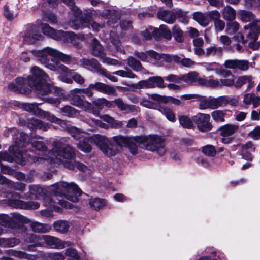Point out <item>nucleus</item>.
<instances>
[{
	"mask_svg": "<svg viewBox=\"0 0 260 260\" xmlns=\"http://www.w3.org/2000/svg\"><path fill=\"white\" fill-rule=\"evenodd\" d=\"M41 103H24L22 105L23 108L28 112L34 113L35 115L39 116L40 111L41 109L38 108V106L41 105Z\"/></svg>",
	"mask_w": 260,
	"mask_h": 260,
	"instance_id": "37998d69",
	"label": "nucleus"
},
{
	"mask_svg": "<svg viewBox=\"0 0 260 260\" xmlns=\"http://www.w3.org/2000/svg\"><path fill=\"white\" fill-rule=\"evenodd\" d=\"M221 107H223V96L217 98L209 96L202 100L199 103V108L201 110L215 109Z\"/></svg>",
	"mask_w": 260,
	"mask_h": 260,
	"instance_id": "4468645a",
	"label": "nucleus"
},
{
	"mask_svg": "<svg viewBox=\"0 0 260 260\" xmlns=\"http://www.w3.org/2000/svg\"><path fill=\"white\" fill-rule=\"evenodd\" d=\"M59 111L62 115L68 117H73L77 112L76 109L69 105H66L60 108Z\"/></svg>",
	"mask_w": 260,
	"mask_h": 260,
	"instance_id": "de8ad7c7",
	"label": "nucleus"
},
{
	"mask_svg": "<svg viewBox=\"0 0 260 260\" xmlns=\"http://www.w3.org/2000/svg\"><path fill=\"white\" fill-rule=\"evenodd\" d=\"M89 204L94 210H98L105 205V202L104 200L96 198L91 199Z\"/></svg>",
	"mask_w": 260,
	"mask_h": 260,
	"instance_id": "5fc2aeb1",
	"label": "nucleus"
},
{
	"mask_svg": "<svg viewBox=\"0 0 260 260\" xmlns=\"http://www.w3.org/2000/svg\"><path fill=\"white\" fill-rule=\"evenodd\" d=\"M39 116L42 118H46L47 120L50 121L52 123H55L62 126L63 125H66V127L68 126L66 124V122L65 121L61 120L56 117L54 115L48 112L44 111L42 109L41 111H40V114Z\"/></svg>",
	"mask_w": 260,
	"mask_h": 260,
	"instance_id": "a878e982",
	"label": "nucleus"
},
{
	"mask_svg": "<svg viewBox=\"0 0 260 260\" xmlns=\"http://www.w3.org/2000/svg\"><path fill=\"white\" fill-rule=\"evenodd\" d=\"M113 75H116L122 77L128 78H135L137 76L131 71L118 70L113 73Z\"/></svg>",
	"mask_w": 260,
	"mask_h": 260,
	"instance_id": "680f3d73",
	"label": "nucleus"
},
{
	"mask_svg": "<svg viewBox=\"0 0 260 260\" xmlns=\"http://www.w3.org/2000/svg\"><path fill=\"white\" fill-rule=\"evenodd\" d=\"M70 103L72 105L94 115L99 114V111L94 107L92 103L82 98L78 94L72 95L70 98Z\"/></svg>",
	"mask_w": 260,
	"mask_h": 260,
	"instance_id": "9b49d317",
	"label": "nucleus"
},
{
	"mask_svg": "<svg viewBox=\"0 0 260 260\" xmlns=\"http://www.w3.org/2000/svg\"><path fill=\"white\" fill-rule=\"evenodd\" d=\"M70 227L69 223L64 220H58L53 223V228L56 232L61 234L66 233Z\"/></svg>",
	"mask_w": 260,
	"mask_h": 260,
	"instance_id": "72a5a7b5",
	"label": "nucleus"
},
{
	"mask_svg": "<svg viewBox=\"0 0 260 260\" xmlns=\"http://www.w3.org/2000/svg\"><path fill=\"white\" fill-rule=\"evenodd\" d=\"M66 254L67 256L71 258V260H80V257L77 251L72 248H68L66 250Z\"/></svg>",
	"mask_w": 260,
	"mask_h": 260,
	"instance_id": "774afa93",
	"label": "nucleus"
},
{
	"mask_svg": "<svg viewBox=\"0 0 260 260\" xmlns=\"http://www.w3.org/2000/svg\"><path fill=\"white\" fill-rule=\"evenodd\" d=\"M91 54L92 55L99 57L103 63L108 65L122 66L121 62L117 59L106 56V53L104 48L100 42L95 38L93 39L91 44Z\"/></svg>",
	"mask_w": 260,
	"mask_h": 260,
	"instance_id": "6e6552de",
	"label": "nucleus"
},
{
	"mask_svg": "<svg viewBox=\"0 0 260 260\" xmlns=\"http://www.w3.org/2000/svg\"><path fill=\"white\" fill-rule=\"evenodd\" d=\"M158 110L165 115L169 121L172 122L175 121V115L171 109L168 107H159Z\"/></svg>",
	"mask_w": 260,
	"mask_h": 260,
	"instance_id": "8fccbe9b",
	"label": "nucleus"
},
{
	"mask_svg": "<svg viewBox=\"0 0 260 260\" xmlns=\"http://www.w3.org/2000/svg\"><path fill=\"white\" fill-rule=\"evenodd\" d=\"M161 59L168 63H170L173 61L175 62L178 63L180 61V57L176 55L161 54Z\"/></svg>",
	"mask_w": 260,
	"mask_h": 260,
	"instance_id": "bf43d9fd",
	"label": "nucleus"
},
{
	"mask_svg": "<svg viewBox=\"0 0 260 260\" xmlns=\"http://www.w3.org/2000/svg\"><path fill=\"white\" fill-rule=\"evenodd\" d=\"M240 19L244 22L251 21L254 19L255 16L252 13L245 10L239 12Z\"/></svg>",
	"mask_w": 260,
	"mask_h": 260,
	"instance_id": "4d7b16f0",
	"label": "nucleus"
},
{
	"mask_svg": "<svg viewBox=\"0 0 260 260\" xmlns=\"http://www.w3.org/2000/svg\"><path fill=\"white\" fill-rule=\"evenodd\" d=\"M223 18L226 21H233L236 18V12L231 6L224 7L222 11Z\"/></svg>",
	"mask_w": 260,
	"mask_h": 260,
	"instance_id": "4c0bfd02",
	"label": "nucleus"
},
{
	"mask_svg": "<svg viewBox=\"0 0 260 260\" xmlns=\"http://www.w3.org/2000/svg\"><path fill=\"white\" fill-rule=\"evenodd\" d=\"M239 129L238 125L232 124H227L220 126L218 130L223 137L222 142L224 144L231 143L234 139L231 136L237 133Z\"/></svg>",
	"mask_w": 260,
	"mask_h": 260,
	"instance_id": "ddd939ff",
	"label": "nucleus"
},
{
	"mask_svg": "<svg viewBox=\"0 0 260 260\" xmlns=\"http://www.w3.org/2000/svg\"><path fill=\"white\" fill-rule=\"evenodd\" d=\"M107 13L108 14L107 23L112 27H115V24L117 25V21L119 19L118 13L114 10L108 11Z\"/></svg>",
	"mask_w": 260,
	"mask_h": 260,
	"instance_id": "a19ab883",
	"label": "nucleus"
},
{
	"mask_svg": "<svg viewBox=\"0 0 260 260\" xmlns=\"http://www.w3.org/2000/svg\"><path fill=\"white\" fill-rule=\"evenodd\" d=\"M150 85L151 88L158 87L159 88L164 87V78L159 76L153 77L149 78Z\"/></svg>",
	"mask_w": 260,
	"mask_h": 260,
	"instance_id": "603ef678",
	"label": "nucleus"
},
{
	"mask_svg": "<svg viewBox=\"0 0 260 260\" xmlns=\"http://www.w3.org/2000/svg\"><path fill=\"white\" fill-rule=\"evenodd\" d=\"M76 18L70 20L68 22L69 26L74 30H77L80 28H84L89 26V20L88 18H81L79 20Z\"/></svg>",
	"mask_w": 260,
	"mask_h": 260,
	"instance_id": "4be33fe9",
	"label": "nucleus"
},
{
	"mask_svg": "<svg viewBox=\"0 0 260 260\" xmlns=\"http://www.w3.org/2000/svg\"><path fill=\"white\" fill-rule=\"evenodd\" d=\"M110 42L114 45L118 52L124 54L125 53L123 47L121 45L119 37L115 31H111L110 34Z\"/></svg>",
	"mask_w": 260,
	"mask_h": 260,
	"instance_id": "473e14b6",
	"label": "nucleus"
},
{
	"mask_svg": "<svg viewBox=\"0 0 260 260\" xmlns=\"http://www.w3.org/2000/svg\"><path fill=\"white\" fill-rule=\"evenodd\" d=\"M31 53L40 63L52 71H57L60 73L71 72L67 67L55 60L58 59L65 63L69 62L71 60L69 55L49 47H45L40 50H32Z\"/></svg>",
	"mask_w": 260,
	"mask_h": 260,
	"instance_id": "7ed1b4c3",
	"label": "nucleus"
},
{
	"mask_svg": "<svg viewBox=\"0 0 260 260\" xmlns=\"http://www.w3.org/2000/svg\"><path fill=\"white\" fill-rule=\"evenodd\" d=\"M245 29L250 28L248 37L254 41H256L258 38V34L260 33V26L249 24L247 26H244Z\"/></svg>",
	"mask_w": 260,
	"mask_h": 260,
	"instance_id": "c9c22d12",
	"label": "nucleus"
},
{
	"mask_svg": "<svg viewBox=\"0 0 260 260\" xmlns=\"http://www.w3.org/2000/svg\"><path fill=\"white\" fill-rule=\"evenodd\" d=\"M128 65L135 71H141L143 68L141 63L134 57L129 56L127 59Z\"/></svg>",
	"mask_w": 260,
	"mask_h": 260,
	"instance_id": "a18cd8bd",
	"label": "nucleus"
},
{
	"mask_svg": "<svg viewBox=\"0 0 260 260\" xmlns=\"http://www.w3.org/2000/svg\"><path fill=\"white\" fill-rule=\"evenodd\" d=\"M160 29L161 30V37H163L168 40L171 39L172 37V32L167 25H161L160 26Z\"/></svg>",
	"mask_w": 260,
	"mask_h": 260,
	"instance_id": "0e129e2a",
	"label": "nucleus"
},
{
	"mask_svg": "<svg viewBox=\"0 0 260 260\" xmlns=\"http://www.w3.org/2000/svg\"><path fill=\"white\" fill-rule=\"evenodd\" d=\"M244 84H247V90L250 89L254 86V81L252 76L243 75L239 77L235 81V87L240 88Z\"/></svg>",
	"mask_w": 260,
	"mask_h": 260,
	"instance_id": "412c9836",
	"label": "nucleus"
},
{
	"mask_svg": "<svg viewBox=\"0 0 260 260\" xmlns=\"http://www.w3.org/2000/svg\"><path fill=\"white\" fill-rule=\"evenodd\" d=\"M24 29L20 34V36L23 38L24 43L31 44H34L37 40L42 39V35L37 32L36 25L27 24L25 26Z\"/></svg>",
	"mask_w": 260,
	"mask_h": 260,
	"instance_id": "9d476101",
	"label": "nucleus"
},
{
	"mask_svg": "<svg viewBox=\"0 0 260 260\" xmlns=\"http://www.w3.org/2000/svg\"><path fill=\"white\" fill-rule=\"evenodd\" d=\"M151 98L155 101L163 103H171L175 105H180L181 102L180 100L172 96H162L157 94H152Z\"/></svg>",
	"mask_w": 260,
	"mask_h": 260,
	"instance_id": "393cba45",
	"label": "nucleus"
},
{
	"mask_svg": "<svg viewBox=\"0 0 260 260\" xmlns=\"http://www.w3.org/2000/svg\"><path fill=\"white\" fill-rule=\"evenodd\" d=\"M114 102L115 106L121 111H125L126 113L137 112L140 111L139 107L125 103L123 99L120 98H117L114 99Z\"/></svg>",
	"mask_w": 260,
	"mask_h": 260,
	"instance_id": "6ab92c4d",
	"label": "nucleus"
},
{
	"mask_svg": "<svg viewBox=\"0 0 260 260\" xmlns=\"http://www.w3.org/2000/svg\"><path fill=\"white\" fill-rule=\"evenodd\" d=\"M42 242L52 248L61 249L64 248L65 244L70 245L69 242H63L60 239L50 235H42Z\"/></svg>",
	"mask_w": 260,
	"mask_h": 260,
	"instance_id": "dca6fc26",
	"label": "nucleus"
},
{
	"mask_svg": "<svg viewBox=\"0 0 260 260\" xmlns=\"http://www.w3.org/2000/svg\"><path fill=\"white\" fill-rule=\"evenodd\" d=\"M193 18L195 21L203 26H206L209 24V19L208 18L207 12H195L193 14Z\"/></svg>",
	"mask_w": 260,
	"mask_h": 260,
	"instance_id": "2f4dec72",
	"label": "nucleus"
},
{
	"mask_svg": "<svg viewBox=\"0 0 260 260\" xmlns=\"http://www.w3.org/2000/svg\"><path fill=\"white\" fill-rule=\"evenodd\" d=\"M182 81L185 82H197L199 84L200 79H202L199 76V74L196 72H190L188 74L182 75Z\"/></svg>",
	"mask_w": 260,
	"mask_h": 260,
	"instance_id": "c03bdc74",
	"label": "nucleus"
},
{
	"mask_svg": "<svg viewBox=\"0 0 260 260\" xmlns=\"http://www.w3.org/2000/svg\"><path fill=\"white\" fill-rule=\"evenodd\" d=\"M30 72L31 75L27 77L28 85L37 91L39 95H47L55 91L54 87L50 84L43 83V81L47 82L50 80L48 75L41 68L34 66L31 69Z\"/></svg>",
	"mask_w": 260,
	"mask_h": 260,
	"instance_id": "20e7f679",
	"label": "nucleus"
},
{
	"mask_svg": "<svg viewBox=\"0 0 260 260\" xmlns=\"http://www.w3.org/2000/svg\"><path fill=\"white\" fill-rule=\"evenodd\" d=\"M132 137H128L123 136H114L112 138V139H109L111 141L112 144L114 146L116 147L117 149V147L114 145L113 142H114L116 144L120 147H127L128 143L131 141ZM117 152H118V149H117ZM118 152H117V153Z\"/></svg>",
	"mask_w": 260,
	"mask_h": 260,
	"instance_id": "cd10ccee",
	"label": "nucleus"
},
{
	"mask_svg": "<svg viewBox=\"0 0 260 260\" xmlns=\"http://www.w3.org/2000/svg\"><path fill=\"white\" fill-rule=\"evenodd\" d=\"M29 222V219L18 213L0 214V224L3 226L13 228L20 223Z\"/></svg>",
	"mask_w": 260,
	"mask_h": 260,
	"instance_id": "1a4fd4ad",
	"label": "nucleus"
},
{
	"mask_svg": "<svg viewBox=\"0 0 260 260\" xmlns=\"http://www.w3.org/2000/svg\"><path fill=\"white\" fill-rule=\"evenodd\" d=\"M178 13L170 11L160 10L157 13L158 18L169 24L175 22Z\"/></svg>",
	"mask_w": 260,
	"mask_h": 260,
	"instance_id": "aec40b11",
	"label": "nucleus"
},
{
	"mask_svg": "<svg viewBox=\"0 0 260 260\" xmlns=\"http://www.w3.org/2000/svg\"><path fill=\"white\" fill-rule=\"evenodd\" d=\"M31 128H38L44 131L50 129L52 125L37 119H31L28 123Z\"/></svg>",
	"mask_w": 260,
	"mask_h": 260,
	"instance_id": "c756f323",
	"label": "nucleus"
},
{
	"mask_svg": "<svg viewBox=\"0 0 260 260\" xmlns=\"http://www.w3.org/2000/svg\"><path fill=\"white\" fill-rule=\"evenodd\" d=\"M25 242L30 244L27 246L26 249L31 251L36 247H43L44 242H42V235H37L34 234H27L24 239Z\"/></svg>",
	"mask_w": 260,
	"mask_h": 260,
	"instance_id": "a211bd4d",
	"label": "nucleus"
},
{
	"mask_svg": "<svg viewBox=\"0 0 260 260\" xmlns=\"http://www.w3.org/2000/svg\"><path fill=\"white\" fill-rule=\"evenodd\" d=\"M210 116L208 114L199 113L193 117V120L196 123L198 128L202 132L210 131L212 125L210 122Z\"/></svg>",
	"mask_w": 260,
	"mask_h": 260,
	"instance_id": "f8f14e48",
	"label": "nucleus"
},
{
	"mask_svg": "<svg viewBox=\"0 0 260 260\" xmlns=\"http://www.w3.org/2000/svg\"><path fill=\"white\" fill-rule=\"evenodd\" d=\"M81 62L84 67L88 69L91 68L99 74L101 72V71L103 69V68L101 67L99 62L95 58H83L81 60Z\"/></svg>",
	"mask_w": 260,
	"mask_h": 260,
	"instance_id": "b1692460",
	"label": "nucleus"
},
{
	"mask_svg": "<svg viewBox=\"0 0 260 260\" xmlns=\"http://www.w3.org/2000/svg\"><path fill=\"white\" fill-rule=\"evenodd\" d=\"M51 187L52 197L47 196L44 189L36 185L29 186V193L37 199H42L44 205L50 209L55 208L57 204L71 209L73 205L64 201L63 198L77 202L78 200L77 196L81 194V190L74 182L60 181L52 185Z\"/></svg>",
	"mask_w": 260,
	"mask_h": 260,
	"instance_id": "f257e3e1",
	"label": "nucleus"
},
{
	"mask_svg": "<svg viewBox=\"0 0 260 260\" xmlns=\"http://www.w3.org/2000/svg\"><path fill=\"white\" fill-rule=\"evenodd\" d=\"M243 103L246 105L252 104L253 108H256L260 105V96L254 93H247L244 96Z\"/></svg>",
	"mask_w": 260,
	"mask_h": 260,
	"instance_id": "c85d7f7f",
	"label": "nucleus"
},
{
	"mask_svg": "<svg viewBox=\"0 0 260 260\" xmlns=\"http://www.w3.org/2000/svg\"><path fill=\"white\" fill-rule=\"evenodd\" d=\"M136 140L138 145L142 149L156 152L159 155L163 156L166 152L164 139L158 135L138 136Z\"/></svg>",
	"mask_w": 260,
	"mask_h": 260,
	"instance_id": "39448f33",
	"label": "nucleus"
},
{
	"mask_svg": "<svg viewBox=\"0 0 260 260\" xmlns=\"http://www.w3.org/2000/svg\"><path fill=\"white\" fill-rule=\"evenodd\" d=\"M249 65V61L244 59H228L225 60L224 63V66L226 69L241 71L248 70Z\"/></svg>",
	"mask_w": 260,
	"mask_h": 260,
	"instance_id": "2eb2a0df",
	"label": "nucleus"
},
{
	"mask_svg": "<svg viewBox=\"0 0 260 260\" xmlns=\"http://www.w3.org/2000/svg\"><path fill=\"white\" fill-rule=\"evenodd\" d=\"M101 118L111 124L113 127H120L121 126V122L116 121L113 117L108 115H104L101 117Z\"/></svg>",
	"mask_w": 260,
	"mask_h": 260,
	"instance_id": "13d9d810",
	"label": "nucleus"
},
{
	"mask_svg": "<svg viewBox=\"0 0 260 260\" xmlns=\"http://www.w3.org/2000/svg\"><path fill=\"white\" fill-rule=\"evenodd\" d=\"M138 136L132 137L131 141L128 143L127 147L129 149V150L132 154L133 155H137L138 153V148L136 143L138 144V142L136 140V138Z\"/></svg>",
	"mask_w": 260,
	"mask_h": 260,
	"instance_id": "864d4df0",
	"label": "nucleus"
},
{
	"mask_svg": "<svg viewBox=\"0 0 260 260\" xmlns=\"http://www.w3.org/2000/svg\"><path fill=\"white\" fill-rule=\"evenodd\" d=\"M106 94H114L116 92L115 88L111 85L97 82L89 84L86 88H75L73 90V94H84L88 98H91L94 95L93 90Z\"/></svg>",
	"mask_w": 260,
	"mask_h": 260,
	"instance_id": "0eeeda50",
	"label": "nucleus"
},
{
	"mask_svg": "<svg viewBox=\"0 0 260 260\" xmlns=\"http://www.w3.org/2000/svg\"><path fill=\"white\" fill-rule=\"evenodd\" d=\"M9 182L0 183V184H7L9 187L15 190L23 191L26 187L25 184L21 182H14L8 179Z\"/></svg>",
	"mask_w": 260,
	"mask_h": 260,
	"instance_id": "3c124183",
	"label": "nucleus"
},
{
	"mask_svg": "<svg viewBox=\"0 0 260 260\" xmlns=\"http://www.w3.org/2000/svg\"><path fill=\"white\" fill-rule=\"evenodd\" d=\"M226 111L221 110H216L211 112V116L214 121L218 123L225 122Z\"/></svg>",
	"mask_w": 260,
	"mask_h": 260,
	"instance_id": "79ce46f5",
	"label": "nucleus"
},
{
	"mask_svg": "<svg viewBox=\"0 0 260 260\" xmlns=\"http://www.w3.org/2000/svg\"><path fill=\"white\" fill-rule=\"evenodd\" d=\"M67 129L73 138L79 141L77 147L83 152H90L92 149L90 143L93 142L108 157L113 156L117 154V149L113 146L111 141L105 136L95 135L90 137L85 133L72 126H67Z\"/></svg>",
	"mask_w": 260,
	"mask_h": 260,
	"instance_id": "f03ea898",
	"label": "nucleus"
},
{
	"mask_svg": "<svg viewBox=\"0 0 260 260\" xmlns=\"http://www.w3.org/2000/svg\"><path fill=\"white\" fill-rule=\"evenodd\" d=\"M64 166L70 170H74L75 168H77L79 170L83 172H86L88 170L86 166L78 161L72 162L66 161L64 162Z\"/></svg>",
	"mask_w": 260,
	"mask_h": 260,
	"instance_id": "58836bf2",
	"label": "nucleus"
},
{
	"mask_svg": "<svg viewBox=\"0 0 260 260\" xmlns=\"http://www.w3.org/2000/svg\"><path fill=\"white\" fill-rule=\"evenodd\" d=\"M199 84L201 86H204L211 88H216L220 87V82L217 79H213L211 77L209 78L200 79Z\"/></svg>",
	"mask_w": 260,
	"mask_h": 260,
	"instance_id": "7c9ffc66",
	"label": "nucleus"
},
{
	"mask_svg": "<svg viewBox=\"0 0 260 260\" xmlns=\"http://www.w3.org/2000/svg\"><path fill=\"white\" fill-rule=\"evenodd\" d=\"M43 20L48 21L52 24H56L57 22L56 15L52 13H45L43 16Z\"/></svg>",
	"mask_w": 260,
	"mask_h": 260,
	"instance_id": "69168bd1",
	"label": "nucleus"
},
{
	"mask_svg": "<svg viewBox=\"0 0 260 260\" xmlns=\"http://www.w3.org/2000/svg\"><path fill=\"white\" fill-rule=\"evenodd\" d=\"M30 226L32 230L35 233H47L51 229L48 224L37 221L32 222Z\"/></svg>",
	"mask_w": 260,
	"mask_h": 260,
	"instance_id": "f704fd0d",
	"label": "nucleus"
},
{
	"mask_svg": "<svg viewBox=\"0 0 260 260\" xmlns=\"http://www.w3.org/2000/svg\"><path fill=\"white\" fill-rule=\"evenodd\" d=\"M8 204L12 207L24 209H37L40 207L39 203L37 202L29 201L26 202L20 200L15 199L9 200Z\"/></svg>",
	"mask_w": 260,
	"mask_h": 260,
	"instance_id": "f3484780",
	"label": "nucleus"
},
{
	"mask_svg": "<svg viewBox=\"0 0 260 260\" xmlns=\"http://www.w3.org/2000/svg\"><path fill=\"white\" fill-rule=\"evenodd\" d=\"M172 34L175 41L178 43H182L184 41L183 31L177 25H174L172 28Z\"/></svg>",
	"mask_w": 260,
	"mask_h": 260,
	"instance_id": "49530a36",
	"label": "nucleus"
},
{
	"mask_svg": "<svg viewBox=\"0 0 260 260\" xmlns=\"http://www.w3.org/2000/svg\"><path fill=\"white\" fill-rule=\"evenodd\" d=\"M3 10L4 16L8 20L12 21L16 17V15L10 10L9 6L7 4L4 6Z\"/></svg>",
	"mask_w": 260,
	"mask_h": 260,
	"instance_id": "e2e57ef3",
	"label": "nucleus"
},
{
	"mask_svg": "<svg viewBox=\"0 0 260 260\" xmlns=\"http://www.w3.org/2000/svg\"><path fill=\"white\" fill-rule=\"evenodd\" d=\"M58 37V41L60 40L66 43H71L77 38V35L73 32L59 30Z\"/></svg>",
	"mask_w": 260,
	"mask_h": 260,
	"instance_id": "e433bc0d",
	"label": "nucleus"
},
{
	"mask_svg": "<svg viewBox=\"0 0 260 260\" xmlns=\"http://www.w3.org/2000/svg\"><path fill=\"white\" fill-rule=\"evenodd\" d=\"M202 152L209 156H214L216 154L214 147L211 145H208L203 147Z\"/></svg>",
	"mask_w": 260,
	"mask_h": 260,
	"instance_id": "338daca9",
	"label": "nucleus"
},
{
	"mask_svg": "<svg viewBox=\"0 0 260 260\" xmlns=\"http://www.w3.org/2000/svg\"><path fill=\"white\" fill-rule=\"evenodd\" d=\"M30 143L31 146L36 150L40 151H45L47 150V147L42 141H38L31 139Z\"/></svg>",
	"mask_w": 260,
	"mask_h": 260,
	"instance_id": "052dcab7",
	"label": "nucleus"
},
{
	"mask_svg": "<svg viewBox=\"0 0 260 260\" xmlns=\"http://www.w3.org/2000/svg\"><path fill=\"white\" fill-rule=\"evenodd\" d=\"M41 27L44 35L56 40L58 39L59 30H56L47 23H42Z\"/></svg>",
	"mask_w": 260,
	"mask_h": 260,
	"instance_id": "bb28decb",
	"label": "nucleus"
},
{
	"mask_svg": "<svg viewBox=\"0 0 260 260\" xmlns=\"http://www.w3.org/2000/svg\"><path fill=\"white\" fill-rule=\"evenodd\" d=\"M51 162H63V159L71 160L75 157V149L69 145L56 142L52 150L49 152Z\"/></svg>",
	"mask_w": 260,
	"mask_h": 260,
	"instance_id": "423d86ee",
	"label": "nucleus"
},
{
	"mask_svg": "<svg viewBox=\"0 0 260 260\" xmlns=\"http://www.w3.org/2000/svg\"><path fill=\"white\" fill-rule=\"evenodd\" d=\"M222 48L221 47L216 46H211L206 50L205 55L209 56H221L222 54Z\"/></svg>",
	"mask_w": 260,
	"mask_h": 260,
	"instance_id": "09e8293b",
	"label": "nucleus"
},
{
	"mask_svg": "<svg viewBox=\"0 0 260 260\" xmlns=\"http://www.w3.org/2000/svg\"><path fill=\"white\" fill-rule=\"evenodd\" d=\"M180 124L184 128L192 129L194 127L192 120L186 115H181L178 118Z\"/></svg>",
	"mask_w": 260,
	"mask_h": 260,
	"instance_id": "ea45409f",
	"label": "nucleus"
},
{
	"mask_svg": "<svg viewBox=\"0 0 260 260\" xmlns=\"http://www.w3.org/2000/svg\"><path fill=\"white\" fill-rule=\"evenodd\" d=\"M229 21L227 23L226 32L229 35H233L239 30V25L236 21Z\"/></svg>",
	"mask_w": 260,
	"mask_h": 260,
	"instance_id": "6e6d98bb",
	"label": "nucleus"
},
{
	"mask_svg": "<svg viewBox=\"0 0 260 260\" xmlns=\"http://www.w3.org/2000/svg\"><path fill=\"white\" fill-rule=\"evenodd\" d=\"M9 151L12 153L15 157V161L20 165L23 166L26 164L25 158L29 155L26 153H22L18 150L17 146H12L9 148Z\"/></svg>",
	"mask_w": 260,
	"mask_h": 260,
	"instance_id": "5701e85b",
	"label": "nucleus"
}]
</instances>
